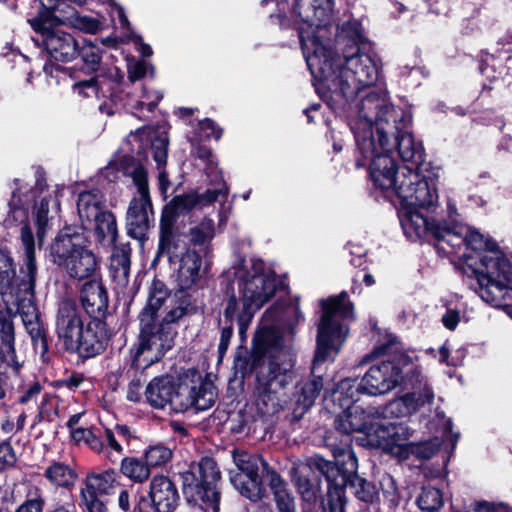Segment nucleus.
<instances>
[{
    "mask_svg": "<svg viewBox=\"0 0 512 512\" xmlns=\"http://www.w3.org/2000/svg\"><path fill=\"white\" fill-rule=\"evenodd\" d=\"M417 503L421 510L435 512L443 505L442 493L437 488L426 487L418 497Z\"/></svg>",
    "mask_w": 512,
    "mask_h": 512,
    "instance_id": "45",
    "label": "nucleus"
},
{
    "mask_svg": "<svg viewBox=\"0 0 512 512\" xmlns=\"http://www.w3.org/2000/svg\"><path fill=\"white\" fill-rule=\"evenodd\" d=\"M15 275L16 270L10 253L0 249V293H4L11 286Z\"/></svg>",
    "mask_w": 512,
    "mask_h": 512,
    "instance_id": "44",
    "label": "nucleus"
},
{
    "mask_svg": "<svg viewBox=\"0 0 512 512\" xmlns=\"http://www.w3.org/2000/svg\"><path fill=\"white\" fill-rule=\"evenodd\" d=\"M150 497L155 510L172 512L178 505L179 495L175 485L165 476H155L150 484Z\"/></svg>",
    "mask_w": 512,
    "mask_h": 512,
    "instance_id": "24",
    "label": "nucleus"
},
{
    "mask_svg": "<svg viewBox=\"0 0 512 512\" xmlns=\"http://www.w3.org/2000/svg\"><path fill=\"white\" fill-rule=\"evenodd\" d=\"M71 436L76 442H84L95 452L103 451V443L91 430L85 428H75L71 431Z\"/></svg>",
    "mask_w": 512,
    "mask_h": 512,
    "instance_id": "49",
    "label": "nucleus"
},
{
    "mask_svg": "<svg viewBox=\"0 0 512 512\" xmlns=\"http://www.w3.org/2000/svg\"><path fill=\"white\" fill-rule=\"evenodd\" d=\"M388 153L377 148L375 154L364 157L371 158L370 176L375 186L382 190L393 191L397 195V186L400 184L399 172L403 167L397 169Z\"/></svg>",
    "mask_w": 512,
    "mask_h": 512,
    "instance_id": "22",
    "label": "nucleus"
},
{
    "mask_svg": "<svg viewBox=\"0 0 512 512\" xmlns=\"http://www.w3.org/2000/svg\"><path fill=\"white\" fill-rule=\"evenodd\" d=\"M434 400V393L432 389L425 383L423 388L419 391H413L412 393L406 394L401 399L393 401L389 404L388 408L391 413L396 411L399 413H412L418 410L421 406L426 403H432Z\"/></svg>",
    "mask_w": 512,
    "mask_h": 512,
    "instance_id": "28",
    "label": "nucleus"
},
{
    "mask_svg": "<svg viewBox=\"0 0 512 512\" xmlns=\"http://www.w3.org/2000/svg\"><path fill=\"white\" fill-rule=\"evenodd\" d=\"M91 72L98 70L100 66L101 54L100 49L93 44L84 45L79 48V54Z\"/></svg>",
    "mask_w": 512,
    "mask_h": 512,
    "instance_id": "52",
    "label": "nucleus"
},
{
    "mask_svg": "<svg viewBox=\"0 0 512 512\" xmlns=\"http://www.w3.org/2000/svg\"><path fill=\"white\" fill-rule=\"evenodd\" d=\"M189 306L188 299L171 297L162 281L153 280L147 303L139 315L140 341L135 357L149 353L146 361L153 362L171 349L176 332L170 325L187 315Z\"/></svg>",
    "mask_w": 512,
    "mask_h": 512,
    "instance_id": "2",
    "label": "nucleus"
},
{
    "mask_svg": "<svg viewBox=\"0 0 512 512\" xmlns=\"http://www.w3.org/2000/svg\"><path fill=\"white\" fill-rule=\"evenodd\" d=\"M78 26L87 33H96L100 28V22L91 17H79Z\"/></svg>",
    "mask_w": 512,
    "mask_h": 512,
    "instance_id": "59",
    "label": "nucleus"
},
{
    "mask_svg": "<svg viewBox=\"0 0 512 512\" xmlns=\"http://www.w3.org/2000/svg\"><path fill=\"white\" fill-rule=\"evenodd\" d=\"M393 146L397 147L398 154L403 161L418 163L422 160L423 149L420 143L415 142L413 136L403 130L401 133L394 135ZM394 147H392L393 149Z\"/></svg>",
    "mask_w": 512,
    "mask_h": 512,
    "instance_id": "36",
    "label": "nucleus"
},
{
    "mask_svg": "<svg viewBox=\"0 0 512 512\" xmlns=\"http://www.w3.org/2000/svg\"><path fill=\"white\" fill-rule=\"evenodd\" d=\"M16 462V455L9 443L0 444V465L12 466Z\"/></svg>",
    "mask_w": 512,
    "mask_h": 512,
    "instance_id": "57",
    "label": "nucleus"
},
{
    "mask_svg": "<svg viewBox=\"0 0 512 512\" xmlns=\"http://www.w3.org/2000/svg\"><path fill=\"white\" fill-rule=\"evenodd\" d=\"M459 226L454 225L453 227L438 226L433 230V236L439 240H442L452 247H458L464 244V234L459 233Z\"/></svg>",
    "mask_w": 512,
    "mask_h": 512,
    "instance_id": "47",
    "label": "nucleus"
},
{
    "mask_svg": "<svg viewBox=\"0 0 512 512\" xmlns=\"http://www.w3.org/2000/svg\"><path fill=\"white\" fill-rule=\"evenodd\" d=\"M323 316L318 325L317 349L313 360V370L327 361L332 352H337L347 336V329L340 320L353 316V306L346 293L322 300Z\"/></svg>",
    "mask_w": 512,
    "mask_h": 512,
    "instance_id": "8",
    "label": "nucleus"
},
{
    "mask_svg": "<svg viewBox=\"0 0 512 512\" xmlns=\"http://www.w3.org/2000/svg\"><path fill=\"white\" fill-rule=\"evenodd\" d=\"M0 361L16 369L19 367L16 361L14 349V328L10 319L0 310Z\"/></svg>",
    "mask_w": 512,
    "mask_h": 512,
    "instance_id": "33",
    "label": "nucleus"
},
{
    "mask_svg": "<svg viewBox=\"0 0 512 512\" xmlns=\"http://www.w3.org/2000/svg\"><path fill=\"white\" fill-rule=\"evenodd\" d=\"M343 412L338 415L335 420L336 430L344 435L341 445L350 449L349 435L353 432L362 433L366 436L370 426L374 425V421L379 418L380 412L375 407L364 409L358 405H349V407H341Z\"/></svg>",
    "mask_w": 512,
    "mask_h": 512,
    "instance_id": "20",
    "label": "nucleus"
},
{
    "mask_svg": "<svg viewBox=\"0 0 512 512\" xmlns=\"http://www.w3.org/2000/svg\"><path fill=\"white\" fill-rule=\"evenodd\" d=\"M59 210V201L56 195L48 194L43 197L34 207V218L37 226V239L42 244L49 221L54 218Z\"/></svg>",
    "mask_w": 512,
    "mask_h": 512,
    "instance_id": "27",
    "label": "nucleus"
},
{
    "mask_svg": "<svg viewBox=\"0 0 512 512\" xmlns=\"http://www.w3.org/2000/svg\"><path fill=\"white\" fill-rule=\"evenodd\" d=\"M346 488H349L359 500L364 502L372 501L375 494L374 486L356 475L355 472L352 473Z\"/></svg>",
    "mask_w": 512,
    "mask_h": 512,
    "instance_id": "46",
    "label": "nucleus"
},
{
    "mask_svg": "<svg viewBox=\"0 0 512 512\" xmlns=\"http://www.w3.org/2000/svg\"><path fill=\"white\" fill-rule=\"evenodd\" d=\"M29 23L39 34L37 41L41 42L52 59L69 62L78 56L79 44L71 34L58 28H51L42 19L33 18Z\"/></svg>",
    "mask_w": 512,
    "mask_h": 512,
    "instance_id": "15",
    "label": "nucleus"
},
{
    "mask_svg": "<svg viewBox=\"0 0 512 512\" xmlns=\"http://www.w3.org/2000/svg\"><path fill=\"white\" fill-rule=\"evenodd\" d=\"M148 70V63L145 61H138L132 63L128 67V78L131 82L140 80L145 76Z\"/></svg>",
    "mask_w": 512,
    "mask_h": 512,
    "instance_id": "56",
    "label": "nucleus"
},
{
    "mask_svg": "<svg viewBox=\"0 0 512 512\" xmlns=\"http://www.w3.org/2000/svg\"><path fill=\"white\" fill-rule=\"evenodd\" d=\"M399 177L397 196L402 208L431 209L437 206L439 195L434 179L421 176L408 167H403Z\"/></svg>",
    "mask_w": 512,
    "mask_h": 512,
    "instance_id": "13",
    "label": "nucleus"
},
{
    "mask_svg": "<svg viewBox=\"0 0 512 512\" xmlns=\"http://www.w3.org/2000/svg\"><path fill=\"white\" fill-rule=\"evenodd\" d=\"M120 471L124 476L136 483H144L151 474L146 460L142 461L135 457H125L122 459Z\"/></svg>",
    "mask_w": 512,
    "mask_h": 512,
    "instance_id": "41",
    "label": "nucleus"
},
{
    "mask_svg": "<svg viewBox=\"0 0 512 512\" xmlns=\"http://www.w3.org/2000/svg\"><path fill=\"white\" fill-rule=\"evenodd\" d=\"M116 484V472L114 470H106L102 473L91 472L86 476L85 488L89 492L95 494H109Z\"/></svg>",
    "mask_w": 512,
    "mask_h": 512,
    "instance_id": "40",
    "label": "nucleus"
},
{
    "mask_svg": "<svg viewBox=\"0 0 512 512\" xmlns=\"http://www.w3.org/2000/svg\"><path fill=\"white\" fill-rule=\"evenodd\" d=\"M151 149L153 154V159L159 166L164 165L167 160V152H168V138L167 136L162 134L154 133L152 136Z\"/></svg>",
    "mask_w": 512,
    "mask_h": 512,
    "instance_id": "51",
    "label": "nucleus"
},
{
    "mask_svg": "<svg viewBox=\"0 0 512 512\" xmlns=\"http://www.w3.org/2000/svg\"><path fill=\"white\" fill-rule=\"evenodd\" d=\"M195 153L199 159L206 160L208 162L207 170H211L215 166L212 159V153L207 147L198 146L195 149Z\"/></svg>",
    "mask_w": 512,
    "mask_h": 512,
    "instance_id": "64",
    "label": "nucleus"
},
{
    "mask_svg": "<svg viewBox=\"0 0 512 512\" xmlns=\"http://www.w3.org/2000/svg\"><path fill=\"white\" fill-rule=\"evenodd\" d=\"M362 391L361 384H357L355 380L346 378L340 381L333 392V401L338 403V406L349 407L358 400V396Z\"/></svg>",
    "mask_w": 512,
    "mask_h": 512,
    "instance_id": "42",
    "label": "nucleus"
},
{
    "mask_svg": "<svg viewBox=\"0 0 512 512\" xmlns=\"http://www.w3.org/2000/svg\"><path fill=\"white\" fill-rule=\"evenodd\" d=\"M409 436L410 431L406 425L383 421L380 414L366 432V436L360 438V442L362 445L396 454L406 446Z\"/></svg>",
    "mask_w": 512,
    "mask_h": 512,
    "instance_id": "17",
    "label": "nucleus"
},
{
    "mask_svg": "<svg viewBox=\"0 0 512 512\" xmlns=\"http://www.w3.org/2000/svg\"><path fill=\"white\" fill-rule=\"evenodd\" d=\"M220 187L216 189H208L203 194L196 192H190L175 196L168 204L165 205L161 220L175 224L176 219L180 215H184L192 211L196 207H203L208 204H212L218 200L219 197H226L228 194V188L219 176Z\"/></svg>",
    "mask_w": 512,
    "mask_h": 512,
    "instance_id": "19",
    "label": "nucleus"
},
{
    "mask_svg": "<svg viewBox=\"0 0 512 512\" xmlns=\"http://www.w3.org/2000/svg\"><path fill=\"white\" fill-rule=\"evenodd\" d=\"M95 233L99 243L104 247L112 246L118 236L115 216L110 211H104L93 220Z\"/></svg>",
    "mask_w": 512,
    "mask_h": 512,
    "instance_id": "37",
    "label": "nucleus"
},
{
    "mask_svg": "<svg viewBox=\"0 0 512 512\" xmlns=\"http://www.w3.org/2000/svg\"><path fill=\"white\" fill-rule=\"evenodd\" d=\"M55 325L58 339L67 351L92 357L101 353L106 346L103 325L89 322L84 327L81 310L73 300L60 302Z\"/></svg>",
    "mask_w": 512,
    "mask_h": 512,
    "instance_id": "5",
    "label": "nucleus"
},
{
    "mask_svg": "<svg viewBox=\"0 0 512 512\" xmlns=\"http://www.w3.org/2000/svg\"><path fill=\"white\" fill-rule=\"evenodd\" d=\"M103 203L104 197L102 193L97 190L80 193L77 209L84 225L92 224L93 220L105 211L103 210Z\"/></svg>",
    "mask_w": 512,
    "mask_h": 512,
    "instance_id": "29",
    "label": "nucleus"
},
{
    "mask_svg": "<svg viewBox=\"0 0 512 512\" xmlns=\"http://www.w3.org/2000/svg\"><path fill=\"white\" fill-rule=\"evenodd\" d=\"M221 475L216 462L203 458L183 474V492L190 503L204 512H218L220 493L217 484Z\"/></svg>",
    "mask_w": 512,
    "mask_h": 512,
    "instance_id": "11",
    "label": "nucleus"
},
{
    "mask_svg": "<svg viewBox=\"0 0 512 512\" xmlns=\"http://www.w3.org/2000/svg\"><path fill=\"white\" fill-rule=\"evenodd\" d=\"M215 235L214 221L210 218H204L197 225L192 226L188 231L189 243L198 246L199 252L206 255L209 245Z\"/></svg>",
    "mask_w": 512,
    "mask_h": 512,
    "instance_id": "38",
    "label": "nucleus"
},
{
    "mask_svg": "<svg viewBox=\"0 0 512 512\" xmlns=\"http://www.w3.org/2000/svg\"><path fill=\"white\" fill-rule=\"evenodd\" d=\"M80 299L86 313L94 318L103 315L108 306L106 290L97 280H90L83 285Z\"/></svg>",
    "mask_w": 512,
    "mask_h": 512,
    "instance_id": "25",
    "label": "nucleus"
},
{
    "mask_svg": "<svg viewBox=\"0 0 512 512\" xmlns=\"http://www.w3.org/2000/svg\"><path fill=\"white\" fill-rule=\"evenodd\" d=\"M215 402V392L210 384L200 383L198 386L192 381L174 383L173 393L168 406L171 410L182 413L189 408L197 411L209 409Z\"/></svg>",
    "mask_w": 512,
    "mask_h": 512,
    "instance_id": "18",
    "label": "nucleus"
},
{
    "mask_svg": "<svg viewBox=\"0 0 512 512\" xmlns=\"http://www.w3.org/2000/svg\"><path fill=\"white\" fill-rule=\"evenodd\" d=\"M130 249L114 248L110 256L109 272L113 281L120 287H126L130 275Z\"/></svg>",
    "mask_w": 512,
    "mask_h": 512,
    "instance_id": "30",
    "label": "nucleus"
},
{
    "mask_svg": "<svg viewBox=\"0 0 512 512\" xmlns=\"http://www.w3.org/2000/svg\"><path fill=\"white\" fill-rule=\"evenodd\" d=\"M204 255L194 248H187L180 253L175 263H178L176 281L181 290L192 288L202 275V257Z\"/></svg>",
    "mask_w": 512,
    "mask_h": 512,
    "instance_id": "23",
    "label": "nucleus"
},
{
    "mask_svg": "<svg viewBox=\"0 0 512 512\" xmlns=\"http://www.w3.org/2000/svg\"><path fill=\"white\" fill-rule=\"evenodd\" d=\"M326 445L331 449L335 459L345 455L348 457V468L343 470L333 462L324 459L320 455H315L309 458L307 460V465L310 468L317 469L321 474H323L328 483L335 489L345 488L347 487V483L352 473L356 472L357 470V458L352 450L344 446L337 445L331 441L330 437L326 439Z\"/></svg>",
    "mask_w": 512,
    "mask_h": 512,
    "instance_id": "16",
    "label": "nucleus"
},
{
    "mask_svg": "<svg viewBox=\"0 0 512 512\" xmlns=\"http://www.w3.org/2000/svg\"><path fill=\"white\" fill-rule=\"evenodd\" d=\"M21 242L25 254V273L28 277V283L24 285V291L29 296L21 300L18 304V312L22 319L26 331L31 337L36 352L44 355L48 350V344L45 337L43 326L39 319L37 308L32 302L34 288L37 278V266L35 262V243L33 234L28 225L21 228Z\"/></svg>",
    "mask_w": 512,
    "mask_h": 512,
    "instance_id": "10",
    "label": "nucleus"
},
{
    "mask_svg": "<svg viewBox=\"0 0 512 512\" xmlns=\"http://www.w3.org/2000/svg\"><path fill=\"white\" fill-rule=\"evenodd\" d=\"M200 128L203 131H210L206 133L207 137H214L216 140H219L221 137V130L217 128L213 121L210 119H205L200 122Z\"/></svg>",
    "mask_w": 512,
    "mask_h": 512,
    "instance_id": "62",
    "label": "nucleus"
},
{
    "mask_svg": "<svg viewBox=\"0 0 512 512\" xmlns=\"http://www.w3.org/2000/svg\"><path fill=\"white\" fill-rule=\"evenodd\" d=\"M460 320L459 312L456 310H448L442 317L443 325L449 329L454 330Z\"/></svg>",
    "mask_w": 512,
    "mask_h": 512,
    "instance_id": "61",
    "label": "nucleus"
},
{
    "mask_svg": "<svg viewBox=\"0 0 512 512\" xmlns=\"http://www.w3.org/2000/svg\"><path fill=\"white\" fill-rule=\"evenodd\" d=\"M269 487L279 512H295V499L287 484L275 471L269 472Z\"/></svg>",
    "mask_w": 512,
    "mask_h": 512,
    "instance_id": "35",
    "label": "nucleus"
},
{
    "mask_svg": "<svg viewBox=\"0 0 512 512\" xmlns=\"http://www.w3.org/2000/svg\"><path fill=\"white\" fill-rule=\"evenodd\" d=\"M174 225L170 220L168 222L160 220V238L156 256L157 258L167 257L171 264H174L180 256L177 253L179 236L174 232Z\"/></svg>",
    "mask_w": 512,
    "mask_h": 512,
    "instance_id": "32",
    "label": "nucleus"
},
{
    "mask_svg": "<svg viewBox=\"0 0 512 512\" xmlns=\"http://www.w3.org/2000/svg\"><path fill=\"white\" fill-rule=\"evenodd\" d=\"M28 499L17 509L16 512H42L44 499L40 488L31 486L28 490Z\"/></svg>",
    "mask_w": 512,
    "mask_h": 512,
    "instance_id": "50",
    "label": "nucleus"
},
{
    "mask_svg": "<svg viewBox=\"0 0 512 512\" xmlns=\"http://www.w3.org/2000/svg\"><path fill=\"white\" fill-rule=\"evenodd\" d=\"M41 392V385L39 383H34L31 385L28 390L19 398V402L21 404H27L30 401L34 400L35 397Z\"/></svg>",
    "mask_w": 512,
    "mask_h": 512,
    "instance_id": "63",
    "label": "nucleus"
},
{
    "mask_svg": "<svg viewBox=\"0 0 512 512\" xmlns=\"http://www.w3.org/2000/svg\"><path fill=\"white\" fill-rule=\"evenodd\" d=\"M73 90L75 93L84 97L94 96L98 91L97 80L93 77L89 80L77 82L73 85Z\"/></svg>",
    "mask_w": 512,
    "mask_h": 512,
    "instance_id": "54",
    "label": "nucleus"
},
{
    "mask_svg": "<svg viewBox=\"0 0 512 512\" xmlns=\"http://www.w3.org/2000/svg\"><path fill=\"white\" fill-rule=\"evenodd\" d=\"M295 12L302 20L299 36L308 68L332 100L348 102L376 82L375 63L360 53L363 36L357 21L345 23L337 34L338 55L331 50V0H298Z\"/></svg>",
    "mask_w": 512,
    "mask_h": 512,
    "instance_id": "1",
    "label": "nucleus"
},
{
    "mask_svg": "<svg viewBox=\"0 0 512 512\" xmlns=\"http://www.w3.org/2000/svg\"><path fill=\"white\" fill-rule=\"evenodd\" d=\"M236 274L243 300V312L238 315L239 333L243 335L255 311L274 296L277 280L270 270L265 269L264 263L260 260H250Z\"/></svg>",
    "mask_w": 512,
    "mask_h": 512,
    "instance_id": "7",
    "label": "nucleus"
},
{
    "mask_svg": "<svg viewBox=\"0 0 512 512\" xmlns=\"http://www.w3.org/2000/svg\"><path fill=\"white\" fill-rule=\"evenodd\" d=\"M243 312V301L241 302V306L237 301L235 295H232L227 300L225 309H224V318L227 323L233 324V319L236 316Z\"/></svg>",
    "mask_w": 512,
    "mask_h": 512,
    "instance_id": "55",
    "label": "nucleus"
},
{
    "mask_svg": "<svg viewBox=\"0 0 512 512\" xmlns=\"http://www.w3.org/2000/svg\"><path fill=\"white\" fill-rule=\"evenodd\" d=\"M139 197H134L126 213L127 233L135 239H143L153 222L152 203L149 196L147 172L142 166H136L129 172Z\"/></svg>",
    "mask_w": 512,
    "mask_h": 512,
    "instance_id": "12",
    "label": "nucleus"
},
{
    "mask_svg": "<svg viewBox=\"0 0 512 512\" xmlns=\"http://www.w3.org/2000/svg\"><path fill=\"white\" fill-rule=\"evenodd\" d=\"M401 380L402 371L399 365L382 361L373 365L363 376L361 388L368 395H382L394 389Z\"/></svg>",
    "mask_w": 512,
    "mask_h": 512,
    "instance_id": "21",
    "label": "nucleus"
},
{
    "mask_svg": "<svg viewBox=\"0 0 512 512\" xmlns=\"http://www.w3.org/2000/svg\"><path fill=\"white\" fill-rule=\"evenodd\" d=\"M45 477L49 482L62 488H69L74 486L77 474L73 468L62 462H52L44 471Z\"/></svg>",
    "mask_w": 512,
    "mask_h": 512,
    "instance_id": "39",
    "label": "nucleus"
},
{
    "mask_svg": "<svg viewBox=\"0 0 512 512\" xmlns=\"http://www.w3.org/2000/svg\"><path fill=\"white\" fill-rule=\"evenodd\" d=\"M174 381L170 377H157L150 381L145 394L147 401L155 408H165L173 393Z\"/></svg>",
    "mask_w": 512,
    "mask_h": 512,
    "instance_id": "31",
    "label": "nucleus"
},
{
    "mask_svg": "<svg viewBox=\"0 0 512 512\" xmlns=\"http://www.w3.org/2000/svg\"><path fill=\"white\" fill-rule=\"evenodd\" d=\"M171 457V450L160 444L151 446L145 453V460L150 468L167 463Z\"/></svg>",
    "mask_w": 512,
    "mask_h": 512,
    "instance_id": "48",
    "label": "nucleus"
},
{
    "mask_svg": "<svg viewBox=\"0 0 512 512\" xmlns=\"http://www.w3.org/2000/svg\"><path fill=\"white\" fill-rule=\"evenodd\" d=\"M401 225L406 236L412 241H416L427 234L433 236V230L438 226L437 223H431L424 217L418 209L402 208Z\"/></svg>",
    "mask_w": 512,
    "mask_h": 512,
    "instance_id": "26",
    "label": "nucleus"
},
{
    "mask_svg": "<svg viewBox=\"0 0 512 512\" xmlns=\"http://www.w3.org/2000/svg\"><path fill=\"white\" fill-rule=\"evenodd\" d=\"M97 495L84 489L81 491L82 501L89 512H105V505Z\"/></svg>",
    "mask_w": 512,
    "mask_h": 512,
    "instance_id": "53",
    "label": "nucleus"
},
{
    "mask_svg": "<svg viewBox=\"0 0 512 512\" xmlns=\"http://www.w3.org/2000/svg\"><path fill=\"white\" fill-rule=\"evenodd\" d=\"M233 462L238 472L231 474L230 481L236 490L244 497L257 501L262 497V482L259 477V466L265 467L267 463L258 455L246 451L234 450Z\"/></svg>",
    "mask_w": 512,
    "mask_h": 512,
    "instance_id": "14",
    "label": "nucleus"
},
{
    "mask_svg": "<svg viewBox=\"0 0 512 512\" xmlns=\"http://www.w3.org/2000/svg\"><path fill=\"white\" fill-rule=\"evenodd\" d=\"M273 333L268 328L259 330L253 339L251 354V368L260 367L257 372V391L263 401L272 402L274 407L278 403L276 393L285 388L292 381V364L280 354L273 355L271 341Z\"/></svg>",
    "mask_w": 512,
    "mask_h": 512,
    "instance_id": "6",
    "label": "nucleus"
},
{
    "mask_svg": "<svg viewBox=\"0 0 512 512\" xmlns=\"http://www.w3.org/2000/svg\"><path fill=\"white\" fill-rule=\"evenodd\" d=\"M105 439L107 441L109 448H111L114 452H116L117 454L123 453V446L119 442L118 436L115 434L113 430H105Z\"/></svg>",
    "mask_w": 512,
    "mask_h": 512,
    "instance_id": "60",
    "label": "nucleus"
},
{
    "mask_svg": "<svg viewBox=\"0 0 512 512\" xmlns=\"http://www.w3.org/2000/svg\"><path fill=\"white\" fill-rule=\"evenodd\" d=\"M358 117L352 126L363 156L373 155L377 148L391 152L390 139L407 129L409 120L401 108L391 105L384 97L370 92L357 104Z\"/></svg>",
    "mask_w": 512,
    "mask_h": 512,
    "instance_id": "3",
    "label": "nucleus"
},
{
    "mask_svg": "<svg viewBox=\"0 0 512 512\" xmlns=\"http://www.w3.org/2000/svg\"><path fill=\"white\" fill-rule=\"evenodd\" d=\"M300 469L301 465L293 464L290 470L292 481L302 498L307 502H313L317 498L318 489L307 477L300 474Z\"/></svg>",
    "mask_w": 512,
    "mask_h": 512,
    "instance_id": "43",
    "label": "nucleus"
},
{
    "mask_svg": "<svg viewBox=\"0 0 512 512\" xmlns=\"http://www.w3.org/2000/svg\"><path fill=\"white\" fill-rule=\"evenodd\" d=\"M232 335L233 325L232 323H227V325L222 328L220 342L218 346V351L221 356L227 351Z\"/></svg>",
    "mask_w": 512,
    "mask_h": 512,
    "instance_id": "58",
    "label": "nucleus"
},
{
    "mask_svg": "<svg viewBox=\"0 0 512 512\" xmlns=\"http://www.w3.org/2000/svg\"><path fill=\"white\" fill-rule=\"evenodd\" d=\"M51 261L71 278L84 280L99 268V259L79 234L60 232L49 248Z\"/></svg>",
    "mask_w": 512,
    "mask_h": 512,
    "instance_id": "9",
    "label": "nucleus"
},
{
    "mask_svg": "<svg viewBox=\"0 0 512 512\" xmlns=\"http://www.w3.org/2000/svg\"><path fill=\"white\" fill-rule=\"evenodd\" d=\"M459 233L464 234V244L475 251H486L481 257V269H474L480 297L488 303L498 305L504 294L505 286L500 277L507 280L512 274V267L498 251L497 244L486 238L478 230L460 225Z\"/></svg>",
    "mask_w": 512,
    "mask_h": 512,
    "instance_id": "4",
    "label": "nucleus"
},
{
    "mask_svg": "<svg viewBox=\"0 0 512 512\" xmlns=\"http://www.w3.org/2000/svg\"><path fill=\"white\" fill-rule=\"evenodd\" d=\"M322 388L323 380L321 377H314L301 386L295 402V417L301 418L313 406Z\"/></svg>",
    "mask_w": 512,
    "mask_h": 512,
    "instance_id": "34",
    "label": "nucleus"
}]
</instances>
